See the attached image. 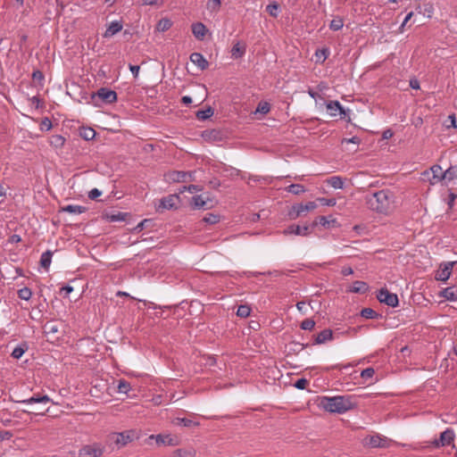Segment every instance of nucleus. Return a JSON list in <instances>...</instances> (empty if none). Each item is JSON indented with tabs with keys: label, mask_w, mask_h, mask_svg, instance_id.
I'll return each instance as SVG.
<instances>
[{
	"label": "nucleus",
	"mask_w": 457,
	"mask_h": 457,
	"mask_svg": "<svg viewBox=\"0 0 457 457\" xmlns=\"http://www.w3.org/2000/svg\"><path fill=\"white\" fill-rule=\"evenodd\" d=\"M367 207L379 214L389 215L395 207V194L389 189H382L364 197Z\"/></svg>",
	"instance_id": "nucleus-1"
},
{
	"label": "nucleus",
	"mask_w": 457,
	"mask_h": 457,
	"mask_svg": "<svg viewBox=\"0 0 457 457\" xmlns=\"http://www.w3.org/2000/svg\"><path fill=\"white\" fill-rule=\"evenodd\" d=\"M320 405L328 412L345 413L353 410L356 403L350 395H336L321 397Z\"/></svg>",
	"instance_id": "nucleus-2"
},
{
	"label": "nucleus",
	"mask_w": 457,
	"mask_h": 457,
	"mask_svg": "<svg viewBox=\"0 0 457 457\" xmlns=\"http://www.w3.org/2000/svg\"><path fill=\"white\" fill-rule=\"evenodd\" d=\"M108 438L110 441L113 442L118 448H121L134 439L138 438V434L136 430L129 429L122 432H112L109 434Z\"/></svg>",
	"instance_id": "nucleus-3"
},
{
	"label": "nucleus",
	"mask_w": 457,
	"mask_h": 457,
	"mask_svg": "<svg viewBox=\"0 0 457 457\" xmlns=\"http://www.w3.org/2000/svg\"><path fill=\"white\" fill-rule=\"evenodd\" d=\"M421 179L431 186L444 184V170L440 165L435 164L421 173Z\"/></svg>",
	"instance_id": "nucleus-4"
},
{
	"label": "nucleus",
	"mask_w": 457,
	"mask_h": 457,
	"mask_svg": "<svg viewBox=\"0 0 457 457\" xmlns=\"http://www.w3.org/2000/svg\"><path fill=\"white\" fill-rule=\"evenodd\" d=\"M104 452V446L100 443H94L82 446L79 451V457H101Z\"/></svg>",
	"instance_id": "nucleus-5"
},
{
	"label": "nucleus",
	"mask_w": 457,
	"mask_h": 457,
	"mask_svg": "<svg viewBox=\"0 0 457 457\" xmlns=\"http://www.w3.org/2000/svg\"><path fill=\"white\" fill-rule=\"evenodd\" d=\"M165 180L169 183L171 182H187V181H193L194 174L192 172H186V171H179V170H173L166 173L164 175Z\"/></svg>",
	"instance_id": "nucleus-6"
},
{
	"label": "nucleus",
	"mask_w": 457,
	"mask_h": 457,
	"mask_svg": "<svg viewBox=\"0 0 457 457\" xmlns=\"http://www.w3.org/2000/svg\"><path fill=\"white\" fill-rule=\"evenodd\" d=\"M378 300L390 307H396L399 303L396 294L389 292L386 288H381L377 295Z\"/></svg>",
	"instance_id": "nucleus-7"
},
{
	"label": "nucleus",
	"mask_w": 457,
	"mask_h": 457,
	"mask_svg": "<svg viewBox=\"0 0 457 457\" xmlns=\"http://www.w3.org/2000/svg\"><path fill=\"white\" fill-rule=\"evenodd\" d=\"M316 207L317 204L315 202H308L305 204H295L292 206L291 210L288 212V215L290 216L291 219L295 220L302 216L304 212L314 210Z\"/></svg>",
	"instance_id": "nucleus-8"
},
{
	"label": "nucleus",
	"mask_w": 457,
	"mask_h": 457,
	"mask_svg": "<svg viewBox=\"0 0 457 457\" xmlns=\"http://www.w3.org/2000/svg\"><path fill=\"white\" fill-rule=\"evenodd\" d=\"M99 98L105 104H112L117 100V93L107 87L99 88L96 93L93 94L92 98Z\"/></svg>",
	"instance_id": "nucleus-9"
},
{
	"label": "nucleus",
	"mask_w": 457,
	"mask_h": 457,
	"mask_svg": "<svg viewBox=\"0 0 457 457\" xmlns=\"http://www.w3.org/2000/svg\"><path fill=\"white\" fill-rule=\"evenodd\" d=\"M149 439H154L156 444L161 445H169V446H176L179 445V440L177 436H171L170 434L167 435H151Z\"/></svg>",
	"instance_id": "nucleus-10"
},
{
	"label": "nucleus",
	"mask_w": 457,
	"mask_h": 457,
	"mask_svg": "<svg viewBox=\"0 0 457 457\" xmlns=\"http://www.w3.org/2000/svg\"><path fill=\"white\" fill-rule=\"evenodd\" d=\"M326 108L331 117L340 116V119H345L346 112L338 101H328L326 103Z\"/></svg>",
	"instance_id": "nucleus-11"
},
{
	"label": "nucleus",
	"mask_w": 457,
	"mask_h": 457,
	"mask_svg": "<svg viewBox=\"0 0 457 457\" xmlns=\"http://www.w3.org/2000/svg\"><path fill=\"white\" fill-rule=\"evenodd\" d=\"M454 431L453 428H446L441 433L440 438L434 442L436 447L450 445L454 440Z\"/></svg>",
	"instance_id": "nucleus-12"
},
{
	"label": "nucleus",
	"mask_w": 457,
	"mask_h": 457,
	"mask_svg": "<svg viewBox=\"0 0 457 457\" xmlns=\"http://www.w3.org/2000/svg\"><path fill=\"white\" fill-rule=\"evenodd\" d=\"M179 203V196L176 194L169 195L160 200L159 208L170 210L173 208H177Z\"/></svg>",
	"instance_id": "nucleus-13"
},
{
	"label": "nucleus",
	"mask_w": 457,
	"mask_h": 457,
	"mask_svg": "<svg viewBox=\"0 0 457 457\" xmlns=\"http://www.w3.org/2000/svg\"><path fill=\"white\" fill-rule=\"evenodd\" d=\"M208 201H210L209 195L203 194L193 196L190 204L194 209H208L212 207L208 204Z\"/></svg>",
	"instance_id": "nucleus-14"
},
{
	"label": "nucleus",
	"mask_w": 457,
	"mask_h": 457,
	"mask_svg": "<svg viewBox=\"0 0 457 457\" xmlns=\"http://www.w3.org/2000/svg\"><path fill=\"white\" fill-rule=\"evenodd\" d=\"M453 265H454L453 262H445L444 264H442L440 266L439 270H437V272L436 274V278L437 280L446 281L451 276Z\"/></svg>",
	"instance_id": "nucleus-15"
},
{
	"label": "nucleus",
	"mask_w": 457,
	"mask_h": 457,
	"mask_svg": "<svg viewBox=\"0 0 457 457\" xmlns=\"http://www.w3.org/2000/svg\"><path fill=\"white\" fill-rule=\"evenodd\" d=\"M386 438L379 435L368 436L364 438V445L370 447H386Z\"/></svg>",
	"instance_id": "nucleus-16"
},
{
	"label": "nucleus",
	"mask_w": 457,
	"mask_h": 457,
	"mask_svg": "<svg viewBox=\"0 0 457 457\" xmlns=\"http://www.w3.org/2000/svg\"><path fill=\"white\" fill-rule=\"evenodd\" d=\"M285 235L294 234L297 236H308L310 234L309 226H299V225H290L287 227L284 232Z\"/></svg>",
	"instance_id": "nucleus-17"
},
{
	"label": "nucleus",
	"mask_w": 457,
	"mask_h": 457,
	"mask_svg": "<svg viewBox=\"0 0 457 457\" xmlns=\"http://www.w3.org/2000/svg\"><path fill=\"white\" fill-rule=\"evenodd\" d=\"M190 61L195 64L200 70L204 71L208 68L209 62L200 53H193L190 55Z\"/></svg>",
	"instance_id": "nucleus-18"
},
{
	"label": "nucleus",
	"mask_w": 457,
	"mask_h": 457,
	"mask_svg": "<svg viewBox=\"0 0 457 457\" xmlns=\"http://www.w3.org/2000/svg\"><path fill=\"white\" fill-rule=\"evenodd\" d=\"M122 23L118 21H112L105 32L104 33V37H112L115 34L119 33L122 29Z\"/></svg>",
	"instance_id": "nucleus-19"
},
{
	"label": "nucleus",
	"mask_w": 457,
	"mask_h": 457,
	"mask_svg": "<svg viewBox=\"0 0 457 457\" xmlns=\"http://www.w3.org/2000/svg\"><path fill=\"white\" fill-rule=\"evenodd\" d=\"M457 179V166L451 165L444 170V185L448 186L451 181Z\"/></svg>",
	"instance_id": "nucleus-20"
},
{
	"label": "nucleus",
	"mask_w": 457,
	"mask_h": 457,
	"mask_svg": "<svg viewBox=\"0 0 457 457\" xmlns=\"http://www.w3.org/2000/svg\"><path fill=\"white\" fill-rule=\"evenodd\" d=\"M206 32V27L202 22H196L192 25V33L197 39H203Z\"/></svg>",
	"instance_id": "nucleus-21"
},
{
	"label": "nucleus",
	"mask_w": 457,
	"mask_h": 457,
	"mask_svg": "<svg viewBox=\"0 0 457 457\" xmlns=\"http://www.w3.org/2000/svg\"><path fill=\"white\" fill-rule=\"evenodd\" d=\"M333 338V332L331 329H324L321 332H320L314 340V343L317 345L324 344L328 341L332 340Z\"/></svg>",
	"instance_id": "nucleus-22"
},
{
	"label": "nucleus",
	"mask_w": 457,
	"mask_h": 457,
	"mask_svg": "<svg viewBox=\"0 0 457 457\" xmlns=\"http://www.w3.org/2000/svg\"><path fill=\"white\" fill-rule=\"evenodd\" d=\"M246 51V46L245 44H241L240 42H237L232 49H231V57L233 59H239L242 58Z\"/></svg>",
	"instance_id": "nucleus-23"
},
{
	"label": "nucleus",
	"mask_w": 457,
	"mask_h": 457,
	"mask_svg": "<svg viewBox=\"0 0 457 457\" xmlns=\"http://www.w3.org/2000/svg\"><path fill=\"white\" fill-rule=\"evenodd\" d=\"M195 450L193 447L179 448L173 451L171 457H195Z\"/></svg>",
	"instance_id": "nucleus-24"
},
{
	"label": "nucleus",
	"mask_w": 457,
	"mask_h": 457,
	"mask_svg": "<svg viewBox=\"0 0 457 457\" xmlns=\"http://www.w3.org/2000/svg\"><path fill=\"white\" fill-rule=\"evenodd\" d=\"M51 402V399L47 395H33L30 398L21 401L23 403H46Z\"/></svg>",
	"instance_id": "nucleus-25"
},
{
	"label": "nucleus",
	"mask_w": 457,
	"mask_h": 457,
	"mask_svg": "<svg viewBox=\"0 0 457 457\" xmlns=\"http://www.w3.org/2000/svg\"><path fill=\"white\" fill-rule=\"evenodd\" d=\"M440 295L448 301H457V290L454 287H446L440 293Z\"/></svg>",
	"instance_id": "nucleus-26"
},
{
	"label": "nucleus",
	"mask_w": 457,
	"mask_h": 457,
	"mask_svg": "<svg viewBox=\"0 0 457 457\" xmlns=\"http://www.w3.org/2000/svg\"><path fill=\"white\" fill-rule=\"evenodd\" d=\"M53 252L47 250L41 254L40 264L45 270H48L52 262Z\"/></svg>",
	"instance_id": "nucleus-27"
},
{
	"label": "nucleus",
	"mask_w": 457,
	"mask_h": 457,
	"mask_svg": "<svg viewBox=\"0 0 457 457\" xmlns=\"http://www.w3.org/2000/svg\"><path fill=\"white\" fill-rule=\"evenodd\" d=\"M79 136L87 140H92L96 137V131L92 128L82 127L79 129Z\"/></svg>",
	"instance_id": "nucleus-28"
},
{
	"label": "nucleus",
	"mask_w": 457,
	"mask_h": 457,
	"mask_svg": "<svg viewBox=\"0 0 457 457\" xmlns=\"http://www.w3.org/2000/svg\"><path fill=\"white\" fill-rule=\"evenodd\" d=\"M49 143L54 148H62L65 144V138L62 135H53L49 139Z\"/></svg>",
	"instance_id": "nucleus-29"
},
{
	"label": "nucleus",
	"mask_w": 457,
	"mask_h": 457,
	"mask_svg": "<svg viewBox=\"0 0 457 457\" xmlns=\"http://www.w3.org/2000/svg\"><path fill=\"white\" fill-rule=\"evenodd\" d=\"M368 289V285L363 281H354L350 288L353 293H365Z\"/></svg>",
	"instance_id": "nucleus-30"
},
{
	"label": "nucleus",
	"mask_w": 457,
	"mask_h": 457,
	"mask_svg": "<svg viewBox=\"0 0 457 457\" xmlns=\"http://www.w3.org/2000/svg\"><path fill=\"white\" fill-rule=\"evenodd\" d=\"M328 185H330L335 189H341L344 187V180L339 176L330 177L328 179Z\"/></svg>",
	"instance_id": "nucleus-31"
},
{
	"label": "nucleus",
	"mask_w": 457,
	"mask_h": 457,
	"mask_svg": "<svg viewBox=\"0 0 457 457\" xmlns=\"http://www.w3.org/2000/svg\"><path fill=\"white\" fill-rule=\"evenodd\" d=\"M63 212L72 213V214H80L83 213L86 211V208L81 205H74V204H69L62 208Z\"/></svg>",
	"instance_id": "nucleus-32"
},
{
	"label": "nucleus",
	"mask_w": 457,
	"mask_h": 457,
	"mask_svg": "<svg viewBox=\"0 0 457 457\" xmlns=\"http://www.w3.org/2000/svg\"><path fill=\"white\" fill-rule=\"evenodd\" d=\"M171 26L172 22L170 19L162 18L159 21L156 29L159 31L164 32L170 29Z\"/></svg>",
	"instance_id": "nucleus-33"
},
{
	"label": "nucleus",
	"mask_w": 457,
	"mask_h": 457,
	"mask_svg": "<svg viewBox=\"0 0 457 457\" xmlns=\"http://www.w3.org/2000/svg\"><path fill=\"white\" fill-rule=\"evenodd\" d=\"M286 191L292 193L294 195H300L306 191L305 187L300 184H291L286 187Z\"/></svg>",
	"instance_id": "nucleus-34"
},
{
	"label": "nucleus",
	"mask_w": 457,
	"mask_h": 457,
	"mask_svg": "<svg viewBox=\"0 0 457 457\" xmlns=\"http://www.w3.org/2000/svg\"><path fill=\"white\" fill-rule=\"evenodd\" d=\"M118 392L120 394H128L130 389V384L125 379H120L117 386Z\"/></svg>",
	"instance_id": "nucleus-35"
},
{
	"label": "nucleus",
	"mask_w": 457,
	"mask_h": 457,
	"mask_svg": "<svg viewBox=\"0 0 457 457\" xmlns=\"http://www.w3.org/2000/svg\"><path fill=\"white\" fill-rule=\"evenodd\" d=\"M213 115V110L208 107L205 110H200L196 112V118L200 120H205Z\"/></svg>",
	"instance_id": "nucleus-36"
},
{
	"label": "nucleus",
	"mask_w": 457,
	"mask_h": 457,
	"mask_svg": "<svg viewBox=\"0 0 457 457\" xmlns=\"http://www.w3.org/2000/svg\"><path fill=\"white\" fill-rule=\"evenodd\" d=\"M176 425H182L184 427H191V426H198V422H195L189 419L186 418H176L173 421Z\"/></svg>",
	"instance_id": "nucleus-37"
},
{
	"label": "nucleus",
	"mask_w": 457,
	"mask_h": 457,
	"mask_svg": "<svg viewBox=\"0 0 457 457\" xmlns=\"http://www.w3.org/2000/svg\"><path fill=\"white\" fill-rule=\"evenodd\" d=\"M266 11L271 17L277 18L278 16L279 5L276 2L271 3L266 6Z\"/></svg>",
	"instance_id": "nucleus-38"
},
{
	"label": "nucleus",
	"mask_w": 457,
	"mask_h": 457,
	"mask_svg": "<svg viewBox=\"0 0 457 457\" xmlns=\"http://www.w3.org/2000/svg\"><path fill=\"white\" fill-rule=\"evenodd\" d=\"M220 0H209L206 4V8L211 12H217L220 10Z\"/></svg>",
	"instance_id": "nucleus-39"
},
{
	"label": "nucleus",
	"mask_w": 457,
	"mask_h": 457,
	"mask_svg": "<svg viewBox=\"0 0 457 457\" xmlns=\"http://www.w3.org/2000/svg\"><path fill=\"white\" fill-rule=\"evenodd\" d=\"M344 26V21L341 18L337 17L330 21L329 29L337 31L341 29Z\"/></svg>",
	"instance_id": "nucleus-40"
},
{
	"label": "nucleus",
	"mask_w": 457,
	"mask_h": 457,
	"mask_svg": "<svg viewBox=\"0 0 457 457\" xmlns=\"http://www.w3.org/2000/svg\"><path fill=\"white\" fill-rule=\"evenodd\" d=\"M251 313V308L250 306L248 305H240L238 308H237V315L241 317V318H246L250 315Z\"/></svg>",
	"instance_id": "nucleus-41"
},
{
	"label": "nucleus",
	"mask_w": 457,
	"mask_h": 457,
	"mask_svg": "<svg viewBox=\"0 0 457 457\" xmlns=\"http://www.w3.org/2000/svg\"><path fill=\"white\" fill-rule=\"evenodd\" d=\"M203 221H204L205 223L213 225L220 221V216L217 214H213V213H207L204 217Z\"/></svg>",
	"instance_id": "nucleus-42"
},
{
	"label": "nucleus",
	"mask_w": 457,
	"mask_h": 457,
	"mask_svg": "<svg viewBox=\"0 0 457 457\" xmlns=\"http://www.w3.org/2000/svg\"><path fill=\"white\" fill-rule=\"evenodd\" d=\"M361 315L365 319H375L378 313L371 308H364L361 310Z\"/></svg>",
	"instance_id": "nucleus-43"
},
{
	"label": "nucleus",
	"mask_w": 457,
	"mask_h": 457,
	"mask_svg": "<svg viewBox=\"0 0 457 457\" xmlns=\"http://www.w3.org/2000/svg\"><path fill=\"white\" fill-rule=\"evenodd\" d=\"M18 295L22 300H29L32 296V292L28 287H23L18 291Z\"/></svg>",
	"instance_id": "nucleus-44"
},
{
	"label": "nucleus",
	"mask_w": 457,
	"mask_h": 457,
	"mask_svg": "<svg viewBox=\"0 0 457 457\" xmlns=\"http://www.w3.org/2000/svg\"><path fill=\"white\" fill-rule=\"evenodd\" d=\"M270 111V105L268 102H260L256 108V112H260L262 114H267Z\"/></svg>",
	"instance_id": "nucleus-45"
},
{
	"label": "nucleus",
	"mask_w": 457,
	"mask_h": 457,
	"mask_svg": "<svg viewBox=\"0 0 457 457\" xmlns=\"http://www.w3.org/2000/svg\"><path fill=\"white\" fill-rule=\"evenodd\" d=\"M315 326L312 319H305L301 322L300 328L303 330H312Z\"/></svg>",
	"instance_id": "nucleus-46"
},
{
	"label": "nucleus",
	"mask_w": 457,
	"mask_h": 457,
	"mask_svg": "<svg viewBox=\"0 0 457 457\" xmlns=\"http://www.w3.org/2000/svg\"><path fill=\"white\" fill-rule=\"evenodd\" d=\"M423 11L422 14L427 16L428 18H430L434 12V6L431 3H424L422 4Z\"/></svg>",
	"instance_id": "nucleus-47"
},
{
	"label": "nucleus",
	"mask_w": 457,
	"mask_h": 457,
	"mask_svg": "<svg viewBox=\"0 0 457 457\" xmlns=\"http://www.w3.org/2000/svg\"><path fill=\"white\" fill-rule=\"evenodd\" d=\"M125 217H126V213H122V212L106 215L107 220L112 222L124 220Z\"/></svg>",
	"instance_id": "nucleus-48"
},
{
	"label": "nucleus",
	"mask_w": 457,
	"mask_h": 457,
	"mask_svg": "<svg viewBox=\"0 0 457 457\" xmlns=\"http://www.w3.org/2000/svg\"><path fill=\"white\" fill-rule=\"evenodd\" d=\"M26 347L22 345L16 346L12 352V357L14 359H20L25 353Z\"/></svg>",
	"instance_id": "nucleus-49"
},
{
	"label": "nucleus",
	"mask_w": 457,
	"mask_h": 457,
	"mask_svg": "<svg viewBox=\"0 0 457 457\" xmlns=\"http://www.w3.org/2000/svg\"><path fill=\"white\" fill-rule=\"evenodd\" d=\"M32 79L35 82H37L38 84L42 85L44 82V79H45V76L42 71L37 70V71H34L32 73Z\"/></svg>",
	"instance_id": "nucleus-50"
},
{
	"label": "nucleus",
	"mask_w": 457,
	"mask_h": 457,
	"mask_svg": "<svg viewBox=\"0 0 457 457\" xmlns=\"http://www.w3.org/2000/svg\"><path fill=\"white\" fill-rule=\"evenodd\" d=\"M322 205L327 206H334L337 204V201L335 198H325V197H319L317 199Z\"/></svg>",
	"instance_id": "nucleus-51"
},
{
	"label": "nucleus",
	"mask_w": 457,
	"mask_h": 457,
	"mask_svg": "<svg viewBox=\"0 0 457 457\" xmlns=\"http://www.w3.org/2000/svg\"><path fill=\"white\" fill-rule=\"evenodd\" d=\"M374 374L375 370L373 368H367L361 372V377L364 379H368L372 378Z\"/></svg>",
	"instance_id": "nucleus-52"
},
{
	"label": "nucleus",
	"mask_w": 457,
	"mask_h": 457,
	"mask_svg": "<svg viewBox=\"0 0 457 457\" xmlns=\"http://www.w3.org/2000/svg\"><path fill=\"white\" fill-rule=\"evenodd\" d=\"M316 56L318 60H321V62H324L328 56V50L327 48L318 50L316 51Z\"/></svg>",
	"instance_id": "nucleus-53"
},
{
	"label": "nucleus",
	"mask_w": 457,
	"mask_h": 457,
	"mask_svg": "<svg viewBox=\"0 0 457 457\" xmlns=\"http://www.w3.org/2000/svg\"><path fill=\"white\" fill-rule=\"evenodd\" d=\"M185 191H188L189 193H194V192L201 191V187L196 185H189L188 187H183L179 190L180 193H183Z\"/></svg>",
	"instance_id": "nucleus-54"
},
{
	"label": "nucleus",
	"mask_w": 457,
	"mask_h": 457,
	"mask_svg": "<svg viewBox=\"0 0 457 457\" xmlns=\"http://www.w3.org/2000/svg\"><path fill=\"white\" fill-rule=\"evenodd\" d=\"M308 385V380L305 378H299L295 383V386L298 389H304L306 386Z\"/></svg>",
	"instance_id": "nucleus-55"
},
{
	"label": "nucleus",
	"mask_w": 457,
	"mask_h": 457,
	"mask_svg": "<svg viewBox=\"0 0 457 457\" xmlns=\"http://www.w3.org/2000/svg\"><path fill=\"white\" fill-rule=\"evenodd\" d=\"M102 195V192L98 190L97 188H94L88 193V197L90 199H96V197L100 196Z\"/></svg>",
	"instance_id": "nucleus-56"
},
{
	"label": "nucleus",
	"mask_w": 457,
	"mask_h": 457,
	"mask_svg": "<svg viewBox=\"0 0 457 457\" xmlns=\"http://www.w3.org/2000/svg\"><path fill=\"white\" fill-rule=\"evenodd\" d=\"M413 16V12H410L404 18L403 23L401 24L400 26V30L403 32V28L405 27V25L407 24V22H409V21L411 19V17Z\"/></svg>",
	"instance_id": "nucleus-57"
},
{
	"label": "nucleus",
	"mask_w": 457,
	"mask_h": 457,
	"mask_svg": "<svg viewBox=\"0 0 457 457\" xmlns=\"http://www.w3.org/2000/svg\"><path fill=\"white\" fill-rule=\"evenodd\" d=\"M129 70L132 72L134 78H137L140 67L138 65L129 64Z\"/></svg>",
	"instance_id": "nucleus-58"
},
{
	"label": "nucleus",
	"mask_w": 457,
	"mask_h": 457,
	"mask_svg": "<svg viewBox=\"0 0 457 457\" xmlns=\"http://www.w3.org/2000/svg\"><path fill=\"white\" fill-rule=\"evenodd\" d=\"M73 291V287L71 286H64L61 288V293H64V297L68 296L70 293Z\"/></svg>",
	"instance_id": "nucleus-59"
},
{
	"label": "nucleus",
	"mask_w": 457,
	"mask_h": 457,
	"mask_svg": "<svg viewBox=\"0 0 457 457\" xmlns=\"http://www.w3.org/2000/svg\"><path fill=\"white\" fill-rule=\"evenodd\" d=\"M318 220H319V223H320L321 226H323V227L328 226V225L329 224V222H330V220H328V217H326V216H320V217L318 218Z\"/></svg>",
	"instance_id": "nucleus-60"
},
{
	"label": "nucleus",
	"mask_w": 457,
	"mask_h": 457,
	"mask_svg": "<svg viewBox=\"0 0 457 457\" xmlns=\"http://www.w3.org/2000/svg\"><path fill=\"white\" fill-rule=\"evenodd\" d=\"M46 329H47V333H55L58 331L57 326L54 324H46Z\"/></svg>",
	"instance_id": "nucleus-61"
},
{
	"label": "nucleus",
	"mask_w": 457,
	"mask_h": 457,
	"mask_svg": "<svg viewBox=\"0 0 457 457\" xmlns=\"http://www.w3.org/2000/svg\"><path fill=\"white\" fill-rule=\"evenodd\" d=\"M341 273L344 275V276H349V275H352L353 273V270L351 268V267H344L342 269V271Z\"/></svg>",
	"instance_id": "nucleus-62"
},
{
	"label": "nucleus",
	"mask_w": 457,
	"mask_h": 457,
	"mask_svg": "<svg viewBox=\"0 0 457 457\" xmlns=\"http://www.w3.org/2000/svg\"><path fill=\"white\" fill-rule=\"evenodd\" d=\"M410 87L413 89H419L420 88V82L416 79H412L410 80Z\"/></svg>",
	"instance_id": "nucleus-63"
},
{
	"label": "nucleus",
	"mask_w": 457,
	"mask_h": 457,
	"mask_svg": "<svg viewBox=\"0 0 457 457\" xmlns=\"http://www.w3.org/2000/svg\"><path fill=\"white\" fill-rule=\"evenodd\" d=\"M394 135V132L391 130V129H386L384 132H383V138L384 139H389L393 137Z\"/></svg>",
	"instance_id": "nucleus-64"
}]
</instances>
